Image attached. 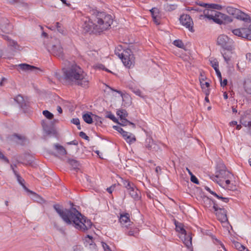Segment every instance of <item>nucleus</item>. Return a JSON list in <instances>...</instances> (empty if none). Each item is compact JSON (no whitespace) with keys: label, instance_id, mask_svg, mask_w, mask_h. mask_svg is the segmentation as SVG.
Returning a JSON list of instances; mask_svg holds the SVG:
<instances>
[{"label":"nucleus","instance_id":"45","mask_svg":"<svg viewBox=\"0 0 251 251\" xmlns=\"http://www.w3.org/2000/svg\"><path fill=\"white\" fill-rule=\"evenodd\" d=\"M173 44L175 46H176V47H177L179 48H183V47H184V44L181 40H175L174 41Z\"/></svg>","mask_w":251,"mask_h":251},{"label":"nucleus","instance_id":"36","mask_svg":"<svg viewBox=\"0 0 251 251\" xmlns=\"http://www.w3.org/2000/svg\"><path fill=\"white\" fill-rule=\"evenodd\" d=\"M121 123H120L122 126H126L127 125H132L133 127H135V125L127 120L126 118H121L120 119Z\"/></svg>","mask_w":251,"mask_h":251},{"label":"nucleus","instance_id":"58","mask_svg":"<svg viewBox=\"0 0 251 251\" xmlns=\"http://www.w3.org/2000/svg\"><path fill=\"white\" fill-rule=\"evenodd\" d=\"M215 71L216 73V74L217 75L218 78L219 79V80L220 81H221L222 77V75H221V72H220L219 69H217L216 70H215Z\"/></svg>","mask_w":251,"mask_h":251},{"label":"nucleus","instance_id":"35","mask_svg":"<svg viewBox=\"0 0 251 251\" xmlns=\"http://www.w3.org/2000/svg\"><path fill=\"white\" fill-rule=\"evenodd\" d=\"M240 123L246 127H251V121H247L246 117H242L241 119Z\"/></svg>","mask_w":251,"mask_h":251},{"label":"nucleus","instance_id":"30","mask_svg":"<svg viewBox=\"0 0 251 251\" xmlns=\"http://www.w3.org/2000/svg\"><path fill=\"white\" fill-rule=\"evenodd\" d=\"M123 184L125 187L126 188L128 192L131 189H133L134 186H135V185L133 183H131L129 180L126 179L123 180Z\"/></svg>","mask_w":251,"mask_h":251},{"label":"nucleus","instance_id":"25","mask_svg":"<svg viewBox=\"0 0 251 251\" xmlns=\"http://www.w3.org/2000/svg\"><path fill=\"white\" fill-rule=\"evenodd\" d=\"M54 147L60 155H65L67 154L66 150L62 146L56 144L54 145Z\"/></svg>","mask_w":251,"mask_h":251},{"label":"nucleus","instance_id":"53","mask_svg":"<svg viewBox=\"0 0 251 251\" xmlns=\"http://www.w3.org/2000/svg\"><path fill=\"white\" fill-rule=\"evenodd\" d=\"M71 123L76 126H79L80 124L79 120L78 118H73L71 120Z\"/></svg>","mask_w":251,"mask_h":251},{"label":"nucleus","instance_id":"24","mask_svg":"<svg viewBox=\"0 0 251 251\" xmlns=\"http://www.w3.org/2000/svg\"><path fill=\"white\" fill-rule=\"evenodd\" d=\"M14 100L19 104L21 108L24 110L25 107L26 106V103L23 97L21 95H19L15 97Z\"/></svg>","mask_w":251,"mask_h":251},{"label":"nucleus","instance_id":"43","mask_svg":"<svg viewBox=\"0 0 251 251\" xmlns=\"http://www.w3.org/2000/svg\"><path fill=\"white\" fill-rule=\"evenodd\" d=\"M117 114L118 116H120V118H126L127 116V113L125 110H118L117 112Z\"/></svg>","mask_w":251,"mask_h":251},{"label":"nucleus","instance_id":"41","mask_svg":"<svg viewBox=\"0 0 251 251\" xmlns=\"http://www.w3.org/2000/svg\"><path fill=\"white\" fill-rule=\"evenodd\" d=\"M150 11L151 13L152 18L156 19V16H157V14L159 13V10L157 8L154 7L152 8Z\"/></svg>","mask_w":251,"mask_h":251},{"label":"nucleus","instance_id":"49","mask_svg":"<svg viewBox=\"0 0 251 251\" xmlns=\"http://www.w3.org/2000/svg\"><path fill=\"white\" fill-rule=\"evenodd\" d=\"M200 83L201 85V87L202 89L206 88H208L209 87V83L208 82H202L201 79H200Z\"/></svg>","mask_w":251,"mask_h":251},{"label":"nucleus","instance_id":"21","mask_svg":"<svg viewBox=\"0 0 251 251\" xmlns=\"http://www.w3.org/2000/svg\"><path fill=\"white\" fill-rule=\"evenodd\" d=\"M1 36L7 42V44L9 46L12 47L14 49H17L18 47L17 43L14 40L11 39L8 36L6 35H1Z\"/></svg>","mask_w":251,"mask_h":251},{"label":"nucleus","instance_id":"40","mask_svg":"<svg viewBox=\"0 0 251 251\" xmlns=\"http://www.w3.org/2000/svg\"><path fill=\"white\" fill-rule=\"evenodd\" d=\"M92 116L93 118V122H95V125L96 126H100L102 123L101 121V118L96 115H92Z\"/></svg>","mask_w":251,"mask_h":251},{"label":"nucleus","instance_id":"44","mask_svg":"<svg viewBox=\"0 0 251 251\" xmlns=\"http://www.w3.org/2000/svg\"><path fill=\"white\" fill-rule=\"evenodd\" d=\"M184 243L188 248H190L192 245V237L190 236H188L187 239L186 238L184 239Z\"/></svg>","mask_w":251,"mask_h":251},{"label":"nucleus","instance_id":"27","mask_svg":"<svg viewBox=\"0 0 251 251\" xmlns=\"http://www.w3.org/2000/svg\"><path fill=\"white\" fill-rule=\"evenodd\" d=\"M138 229L137 227H133L130 228L126 233L129 236H136L138 234Z\"/></svg>","mask_w":251,"mask_h":251},{"label":"nucleus","instance_id":"13","mask_svg":"<svg viewBox=\"0 0 251 251\" xmlns=\"http://www.w3.org/2000/svg\"><path fill=\"white\" fill-rule=\"evenodd\" d=\"M2 25L1 27V30L5 33H9L12 29V25L9 21L6 18L2 19Z\"/></svg>","mask_w":251,"mask_h":251},{"label":"nucleus","instance_id":"42","mask_svg":"<svg viewBox=\"0 0 251 251\" xmlns=\"http://www.w3.org/2000/svg\"><path fill=\"white\" fill-rule=\"evenodd\" d=\"M43 114L47 119L51 120L53 118V115L48 110H44L43 111Z\"/></svg>","mask_w":251,"mask_h":251},{"label":"nucleus","instance_id":"28","mask_svg":"<svg viewBox=\"0 0 251 251\" xmlns=\"http://www.w3.org/2000/svg\"><path fill=\"white\" fill-rule=\"evenodd\" d=\"M226 12L230 15L236 16L238 12H239V10L234 8L232 6H227L226 8Z\"/></svg>","mask_w":251,"mask_h":251},{"label":"nucleus","instance_id":"23","mask_svg":"<svg viewBox=\"0 0 251 251\" xmlns=\"http://www.w3.org/2000/svg\"><path fill=\"white\" fill-rule=\"evenodd\" d=\"M12 139L18 144H23L25 140V137L22 135L15 134L13 135Z\"/></svg>","mask_w":251,"mask_h":251},{"label":"nucleus","instance_id":"6","mask_svg":"<svg viewBox=\"0 0 251 251\" xmlns=\"http://www.w3.org/2000/svg\"><path fill=\"white\" fill-rule=\"evenodd\" d=\"M206 201L209 203L212 202L213 204V208L216 212V215L218 220L222 223H225L227 221V218L226 215V211L219 206V204L216 203L215 201H211V200L207 198Z\"/></svg>","mask_w":251,"mask_h":251},{"label":"nucleus","instance_id":"37","mask_svg":"<svg viewBox=\"0 0 251 251\" xmlns=\"http://www.w3.org/2000/svg\"><path fill=\"white\" fill-rule=\"evenodd\" d=\"M219 176H225V178H230L232 175L228 171L225 170H221L220 172L219 175L217 176V177Z\"/></svg>","mask_w":251,"mask_h":251},{"label":"nucleus","instance_id":"51","mask_svg":"<svg viewBox=\"0 0 251 251\" xmlns=\"http://www.w3.org/2000/svg\"><path fill=\"white\" fill-rule=\"evenodd\" d=\"M191 181L197 184L199 183L198 178L194 175L191 176Z\"/></svg>","mask_w":251,"mask_h":251},{"label":"nucleus","instance_id":"22","mask_svg":"<svg viewBox=\"0 0 251 251\" xmlns=\"http://www.w3.org/2000/svg\"><path fill=\"white\" fill-rule=\"evenodd\" d=\"M93 115L92 113L89 112L84 114L82 115V118L85 122L88 124H91L93 122Z\"/></svg>","mask_w":251,"mask_h":251},{"label":"nucleus","instance_id":"59","mask_svg":"<svg viewBox=\"0 0 251 251\" xmlns=\"http://www.w3.org/2000/svg\"><path fill=\"white\" fill-rule=\"evenodd\" d=\"M107 117L109 118V119H110L111 120H112L113 121H115L116 120V118H115V116L111 113L108 114L107 115Z\"/></svg>","mask_w":251,"mask_h":251},{"label":"nucleus","instance_id":"1","mask_svg":"<svg viewBox=\"0 0 251 251\" xmlns=\"http://www.w3.org/2000/svg\"><path fill=\"white\" fill-rule=\"evenodd\" d=\"M53 208L63 221L67 225H74L75 227L82 231L90 229L92 226L91 221L82 216L75 208L62 209L59 204H54Z\"/></svg>","mask_w":251,"mask_h":251},{"label":"nucleus","instance_id":"12","mask_svg":"<svg viewBox=\"0 0 251 251\" xmlns=\"http://www.w3.org/2000/svg\"><path fill=\"white\" fill-rule=\"evenodd\" d=\"M119 222L123 226L128 228V226L130 225V216L128 213H123L120 214Z\"/></svg>","mask_w":251,"mask_h":251},{"label":"nucleus","instance_id":"5","mask_svg":"<svg viewBox=\"0 0 251 251\" xmlns=\"http://www.w3.org/2000/svg\"><path fill=\"white\" fill-rule=\"evenodd\" d=\"M123 49L122 46L117 47L115 50V53L122 61L125 66L130 68L134 63V57L131 50L126 49L120 52Z\"/></svg>","mask_w":251,"mask_h":251},{"label":"nucleus","instance_id":"63","mask_svg":"<svg viewBox=\"0 0 251 251\" xmlns=\"http://www.w3.org/2000/svg\"><path fill=\"white\" fill-rule=\"evenodd\" d=\"M62 3L65 4L66 6L70 7L71 6V4L67 2L66 0H60Z\"/></svg>","mask_w":251,"mask_h":251},{"label":"nucleus","instance_id":"56","mask_svg":"<svg viewBox=\"0 0 251 251\" xmlns=\"http://www.w3.org/2000/svg\"><path fill=\"white\" fill-rule=\"evenodd\" d=\"M116 130H117L118 132H119L121 134H123L125 131L122 127L120 126H114Z\"/></svg>","mask_w":251,"mask_h":251},{"label":"nucleus","instance_id":"20","mask_svg":"<svg viewBox=\"0 0 251 251\" xmlns=\"http://www.w3.org/2000/svg\"><path fill=\"white\" fill-rule=\"evenodd\" d=\"M243 87L248 94L251 95V79H245L244 81Z\"/></svg>","mask_w":251,"mask_h":251},{"label":"nucleus","instance_id":"4","mask_svg":"<svg viewBox=\"0 0 251 251\" xmlns=\"http://www.w3.org/2000/svg\"><path fill=\"white\" fill-rule=\"evenodd\" d=\"M222 8V5L218 4H208V9L203 11L204 16L209 20H212L215 23L220 25L224 22H231L232 19L230 17L215 10V9L221 10Z\"/></svg>","mask_w":251,"mask_h":251},{"label":"nucleus","instance_id":"14","mask_svg":"<svg viewBox=\"0 0 251 251\" xmlns=\"http://www.w3.org/2000/svg\"><path fill=\"white\" fill-rule=\"evenodd\" d=\"M10 167L11 169L13 171V173L14 174L15 176L16 177L17 180L18 182L23 186V187L26 190L27 188L25 187V186L24 184L25 180L24 179L20 176L19 174L18 173V172L15 170V167H16V165L14 164H11Z\"/></svg>","mask_w":251,"mask_h":251},{"label":"nucleus","instance_id":"38","mask_svg":"<svg viewBox=\"0 0 251 251\" xmlns=\"http://www.w3.org/2000/svg\"><path fill=\"white\" fill-rule=\"evenodd\" d=\"M222 54L224 58L225 61L226 62V63L228 64L229 61L230 60V58L231 57V53L222 52Z\"/></svg>","mask_w":251,"mask_h":251},{"label":"nucleus","instance_id":"18","mask_svg":"<svg viewBox=\"0 0 251 251\" xmlns=\"http://www.w3.org/2000/svg\"><path fill=\"white\" fill-rule=\"evenodd\" d=\"M42 125L43 128L47 135L55 134V131L53 128L49 127L46 124V121H42Z\"/></svg>","mask_w":251,"mask_h":251},{"label":"nucleus","instance_id":"57","mask_svg":"<svg viewBox=\"0 0 251 251\" xmlns=\"http://www.w3.org/2000/svg\"><path fill=\"white\" fill-rule=\"evenodd\" d=\"M1 160H2V161H4V162H5L6 163H9V160L8 159V158L6 157H5L3 154H2L1 153Z\"/></svg>","mask_w":251,"mask_h":251},{"label":"nucleus","instance_id":"8","mask_svg":"<svg viewBox=\"0 0 251 251\" xmlns=\"http://www.w3.org/2000/svg\"><path fill=\"white\" fill-rule=\"evenodd\" d=\"M48 50L53 55L59 58H63V50L59 41H56L50 47H48Z\"/></svg>","mask_w":251,"mask_h":251},{"label":"nucleus","instance_id":"33","mask_svg":"<svg viewBox=\"0 0 251 251\" xmlns=\"http://www.w3.org/2000/svg\"><path fill=\"white\" fill-rule=\"evenodd\" d=\"M69 164L72 166L74 169H76L79 166V163L77 161L73 159H69L68 161Z\"/></svg>","mask_w":251,"mask_h":251},{"label":"nucleus","instance_id":"60","mask_svg":"<svg viewBox=\"0 0 251 251\" xmlns=\"http://www.w3.org/2000/svg\"><path fill=\"white\" fill-rule=\"evenodd\" d=\"M221 81V85L222 87H225L227 85V81L226 79H224L223 81L222 80Z\"/></svg>","mask_w":251,"mask_h":251},{"label":"nucleus","instance_id":"29","mask_svg":"<svg viewBox=\"0 0 251 251\" xmlns=\"http://www.w3.org/2000/svg\"><path fill=\"white\" fill-rule=\"evenodd\" d=\"M123 184L125 187L126 188L128 192L131 189H133L134 186H135V185L133 183H131L129 180L126 179L123 180Z\"/></svg>","mask_w":251,"mask_h":251},{"label":"nucleus","instance_id":"11","mask_svg":"<svg viewBox=\"0 0 251 251\" xmlns=\"http://www.w3.org/2000/svg\"><path fill=\"white\" fill-rule=\"evenodd\" d=\"M144 147L149 151L153 152L159 149L158 146L155 143L153 139L150 137H147L145 140Z\"/></svg>","mask_w":251,"mask_h":251},{"label":"nucleus","instance_id":"15","mask_svg":"<svg viewBox=\"0 0 251 251\" xmlns=\"http://www.w3.org/2000/svg\"><path fill=\"white\" fill-rule=\"evenodd\" d=\"M130 196L134 199L135 201H138L141 199V194L140 191L134 186L133 189L129 190L128 192Z\"/></svg>","mask_w":251,"mask_h":251},{"label":"nucleus","instance_id":"2","mask_svg":"<svg viewBox=\"0 0 251 251\" xmlns=\"http://www.w3.org/2000/svg\"><path fill=\"white\" fill-rule=\"evenodd\" d=\"M92 21H86L83 25L87 32H100L107 29L113 23L111 15L103 12L94 11L92 14Z\"/></svg>","mask_w":251,"mask_h":251},{"label":"nucleus","instance_id":"64","mask_svg":"<svg viewBox=\"0 0 251 251\" xmlns=\"http://www.w3.org/2000/svg\"><path fill=\"white\" fill-rule=\"evenodd\" d=\"M130 133H128L126 131H125L123 134H122L123 137L125 139L128 135H129Z\"/></svg>","mask_w":251,"mask_h":251},{"label":"nucleus","instance_id":"19","mask_svg":"<svg viewBox=\"0 0 251 251\" xmlns=\"http://www.w3.org/2000/svg\"><path fill=\"white\" fill-rule=\"evenodd\" d=\"M235 17L238 19L241 20L246 22H251V19L249 15L244 12H241L240 10H239V12H238V14H237Z\"/></svg>","mask_w":251,"mask_h":251},{"label":"nucleus","instance_id":"54","mask_svg":"<svg viewBox=\"0 0 251 251\" xmlns=\"http://www.w3.org/2000/svg\"><path fill=\"white\" fill-rule=\"evenodd\" d=\"M79 136L81 137L82 138H83L85 140H89V137L88 136H87L86 134L82 131H81L79 133Z\"/></svg>","mask_w":251,"mask_h":251},{"label":"nucleus","instance_id":"50","mask_svg":"<svg viewBox=\"0 0 251 251\" xmlns=\"http://www.w3.org/2000/svg\"><path fill=\"white\" fill-rule=\"evenodd\" d=\"M205 189L208 191V192H209L210 194H211L212 195H213V196H214L215 197H219V195H217L215 192H214V191H212L207 186H206L205 187Z\"/></svg>","mask_w":251,"mask_h":251},{"label":"nucleus","instance_id":"17","mask_svg":"<svg viewBox=\"0 0 251 251\" xmlns=\"http://www.w3.org/2000/svg\"><path fill=\"white\" fill-rule=\"evenodd\" d=\"M19 68L23 71H35L38 69L33 66H31L27 64H21L18 66Z\"/></svg>","mask_w":251,"mask_h":251},{"label":"nucleus","instance_id":"47","mask_svg":"<svg viewBox=\"0 0 251 251\" xmlns=\"http://www.w3.org/2000/svg\"><path fill=\"white\" fill-rule=\"evenodd\" d=\"M210 64L215 70H216L217 69H219V64L216 59L211 60Z\"/></svg>","mask_w":251,"mask_h":251},{"label":"nucleus","instance_id":"16","mask_svg":"<svg viewBox=\"0 0 251 251\" xmlns=\"http://www.w3.org/2000/svg\"><path fill=\"white\" fill-rule=\"evenodd\" d=\"M226 180L225 182H218L219 184L223 187L226 188L229 190H234L236 189V186L233 184H230V181L228 179L229 178Z\"/></svg>","mask_w":251,"mask_h":251},{"label":"nucleus","instance_id":"10","mask_svg":"<svg viewBox=\"0 0 251 251\" xmlns=\"http://www.w3.org/2000/svg\"><path fill=\"white\" fill-rule=\"evenodd\" d=\"M180 23L189 31L193 32V22L190 16L187 14L182 15L179 18Z\"/></svg>","mask_w":251,"mask_h":251},{"label":"nucleus","instance_id":"55","mask_svg":"<svg viewBox=\"0 0 251 251\" xmlns=\"http://www.w3.org/2000/svg\"><path fill=\"white\" fill-rule=\"evenodd\" d=\"M218 199L221 200L223 202L225 203H227L229 201V199L228 198H225L221 196H219V197H217Z\"/></svg>","mask_w":251,"mask_h":251},{"label":"nucleus","instance_id":"32","mask_svg":"<svg viewBox=\"0 0 251 251\" xmlns=\"http://www.w3.org/2000/svg\"><path fill=\"white\" fill-rule=\"evenodd\" d=\"M177 7V5L176 4H169L166 3L164 5V9L167 11H172L175 10Z\"/></svg>","mask_w":251,"mask_h":251},{"label":"nucleus","instance_id":"62","mask_svg":"<svg viewBox=\"0 0 251 251\" xmlns=\"http://www.w3.org/2000/svg\"><path fill=\"white\" fill-rule=\"evenodd\" d=\"M246 58L249 61L251 62V53H248L246 54Z\"/></svg>","mask_w":251,"mask_h":251},{"label":"nucleus","instance_id":"34","mask_svg":"<svg viewBox=\"0 0 251 251\" xmlns=\"http://www.w3.org/2000/svg\"><path fill=\"white\" fill-rule=\"evenodd\" d=\"M125 139L126 142L129 144H131L136 141L135 136L132 133H129V135H128Z\"/></svg>","mask_w":251,"mask_h":251},{"label":"nucleus","instance_id":"46","mask_svg":"<svg viewBox=\"0 0 251 251\" xmlns=\"http://www.w3.org/2000/svg\"><path fill=\"white\" fill-rule=\"evenodd\" d=\"M55 28H57L58 32H59L60 33H61L62 34H63L64 29H63V27L61 26V25L59 23L56 22L55 24Z\"/></svg>","mask_w":251,"mask_h":251},{"label":"nucleus","instance_id":"26","mask_svg":"<svg viewBox=\"0 0 251 251\" xmlns=\"http://www.w3.org/2000/svg\"><path fill=\"white\" fill-rule=\"evenodd\" d=\"M231 240L233 244L234 248L239 251H245V250L246 249V248L239 242L232 239H231Z\"/></svg>","mask_w":251,"mask_h":251},{"label":"nucleus","instance_id":"9","mask_svg":"<svg viewBox=\"0 0 251 251\" xmlns=\"http://www.w3.org/2000/svg\"><path fill=\"white\" fill-rule=\"evenodd\" d=\"M232 33L236 36L251 40V25L248 28H240L232 30Z\"/></svg>","mask_w":251,"mask_h":251},{"label":"nucleus","instance_id":"31","mask_svg":"<svg viewBox=\"0 0 251 251\" xmlns=\"http://www.w3.org/2000/svg\"><path fill=\"white\" fill-rule=\"evenodd\" d=\"M176 225V230L180 233H181L182 234H186V231L184 229L182 225L180 223H175Z\"/></svg>","mask_w":251,"mask_h":251},{"label":"nucleus","instance_id":"52","mask_svg":"<svg viewBox=\"0 0 251 251\" xmlns=\"http://www.w3.org/2000/svg\"><path fill=\"white\" fill-rule=\"evenodd\" d=\"M101 244H102V246L103 249L104 250V251H111L110 247H109V246L106 243L102 242L101 243Z\"/></svg>","mask_w":251,"mask_h":251},{"label":"nucleus","instance_id":"39","mask_svg":"<svg viewBox=\"0 0 251 251\" xmlns=\"http://www.w3.org/2000/svg\"><path fill=\"white\" fill-rule=\"evenodd\" d=\"M16 4H18L19 7H23L25 9L27 8L29 6L28 3L24 0H19L18 2Z\"/></svg>","mask_w":251,"mask_h":251},{"label":"nucleus","instance_id":"61","mask_svg":"<svg viewBox=\"0 0 251 251\" xmlns=\"http://www.w3.org/2000/svg\"><path fill=\"white\" fill-rule=\"evenodd\" d=\"M114 188L115 187L114 186H111V187L107 188V191L109 193L111 194L113 191Z\"/></svg>","mask_w":251,"mask_h":251},{"label":"nucleus","instance_id":"7","mask_svg":"<svg viewBox=\"0 0 251 251\" xmlns=\"http://www.w3.org/2000/svg\"><path fill=\"white\" fill-rule=\"evenodd\" d=\"M217 44L225 50H231L233 48L234 42L226 35L223 34L218 37Z\"/></svg>","mask_w":251,"mask_h":251},{"label":"nucleus","instance_id":"3","mask_svg":"<svg viewBox=\"0 0 251 251\" xmlns=\"http://www.w3.org/2000/svg\"><path fill=\"white\" fill-rule=\"evenodd\" d=\"M64 79L71 85L87 88L89 86V76L83 70L77 65L63 70Z\"/></svg>","mask_w":251,"mask_h":251},{"label":"nucleus","instance_id":"48","mask_svg":"<svg viewBox=\"0 0 251 251\" xmlns=\"http://www.w3.org/2000/svg\"><path fill=\"white\" fill-rule=\"evenodd\" d=\"M212 239H213V243L215 244H216V245H220L221 246V247L223 249H225L224 245H223V244L220 240H219L218 239H217L216 238L214 237H212Z\"/></svg>","mask_w":251,"mask_h":251}]
</instances>
